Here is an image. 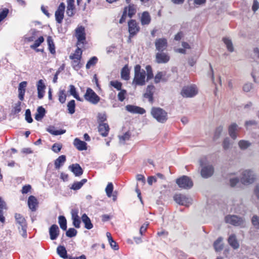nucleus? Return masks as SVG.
Listing matches in <instances>:
<instances>
[{
  "mask_svg": "<svg viewBox=\"0 0 259 259\" xmlns=\"http://www.w3.org/2000/svg\"><path fill=\"white\" fill-rule=\"evenodd\" d=\"M25 119L28 123H31L33 119L31 116V112L29 109H27L25 112Z\"/></svg>",
  "mask_w": 259,
  "mask_h": 259,
  "instance_id": "obj_60",
  "label": "nucleus"
},
{
  "mask_svg": "<svg viewBox=\"0 0 259 259\" xmlns=\"http://www.w3.org/2000/svg\"><path fill=\"white\" fill-rule=\"evenodd\" d=\"M228 242L234 249H237L239 246V243L235 235H231L228 238Z\"/></svg>",
  "mask_w": 259,
  "mask_h": 259,
  "instance_id": "obj_30",
  "label": "nucleus"
},
{
  "mask_svg": "<svg viewBox=\"0 0 259 259\" xmlns=\"http://www.w3.org/2000/svg\"><path fill=\"white\" fill-rule=\"evenodd\" d=\"M69 169L76 177H79L83 174V170L80 166L77 164H73L69 166Z\"/></svg>",
  "mask_w": 259,
  "mask_h": 259,
  "instance_id": "obj_18",
  "label": "nucleus"
},
{
  "mask_svg": "<svg viewBox=\"0 0 259 259\" xmlns=\"http://www.w3.org/2000/svg\"><path fill=\"white\" fill-rule=\"evenodd\" d=\"M72 66L73 69L76 71H78L81 67V65L80 63V60L78 59H72Z\"/></svg>",
  "mask_w": 259,
  "mask_h": 259,
  "instance_id": "obj_48",
  "label": "nucleus"
},
{
  "mask_svg": "<svg viewBox=\"0 0 259 259\" xmlns=\"http://www.w3.org/2000/svg\"><path fill=\"white\" fill-rule=\"evenodd\" d=\"M120 91V92L118 94V99L120 101L122 102L125 99L126 91L125 90L121 89Z\"/></svg>",
  "mask_w": 259,
  "mask_h": 259,
  "instance_id": "obj_58",
  "label": "nucleus"
},
{
  "mask_svg": "<svg viewBox=\"0 0 259 259\" xmlns=\"http://www.w3.org/2000/svg\"><path fill=\"white\" fill-rule=\"evenodd\" d=\"M146 69L147 72V81H148L153 77V72H152V68L150 66L147 65L146 67Z\"/></svg>",
  "mask_w": 259,
  "mask_h": 259,
  "instance_id": "obj_55",
  "label": "nucleus"
},
{
  "mask_svg": "<svg viewBox=\"0 0 259 259\" xmlns=\"http://www.w3.org/2000/svg\"><path fill=\"white\" fill-rule=\"evenodd\" d=\"M87 182V180L86 179H83L81 180L80 182H74L70 187L71 189L73 190H77L80 189L82 186Z\"/></svg>",
  "mask_w": 259,
  "mask_h": 259,
  "instance_id": "obj_33",
  "label": "nucleus"
},
{
  "mask_svg": "<svg viewBox=\"0 0 259 259\" xmlns=\"http://www.w3.org/2000/svg\"><path fill=\"white\" fill-rule=\"evenodd\" d=\"M46 113V110L42 106L39 107L37 109V112L35 115V119L39 121L42 119V118L44 117Z\"/></svg>",
  "mask_w": 259,
  "mask_h": 259,
  "instance_id": "obj_28",
  "label": "nucleus"
},
{
  "mask_svg": "<svg viewBox=\"0 0 259 259\" xmlns=\"http://www.w3.org/2000/svg\"><path fill=\"white\" fill-rule=\"evenodd\" d=\"M251 223L253 226L256 228L259 229V217L256 215H253L251 219Z\"/></svg>",
  "mask_w": 259,
  "mask_h": 259,
  "instance_id": "obj_51",
  "label": "nucleus"
},
{
  "mask_svg": "<svg viewBox=\"0 0 259 259\" xmlns=\"http://www.w3.org/2000/svg\"><path fill=\"white\" fill-rule=\"evenodd\" d=\"M213 168L211 165L203 166L201 174L203 178H207L211 176L213 173Z\"/></svg>",
  "mask_w": 259,
  "mask_h": 259,
  "instance_id": "obj_16",
  "label": "nucleus"
},
{
  "mask_svg": "<svg viewBox=\"0 0 259 259\" xmlns=\"http://www.w3.org/2000/svg\"><path fill=\"white\" fill-rule=\"evenodd\" d=\"M109 131V127L107 123H99L98 126V132L103 137H106Z\"/></svg>",
  "mask_w": 259,
  "mask_h": 259,
  "instance_id": "obj_19",
  "label": "nucleus"
},
{
  "mask_svg": "<svg viewBox=\"0 0 259 259\" xmlns=\"http://www.w3.org/2000/svg\"><path fill=\"white\" fill-rule=\"evenodd\" d=\"M74 5L67 4L66 13L69 17H71L74 15Z\"/></svg>",
  "mask_w": 259,
  "mask_h": 259,
  "instance_id": "obj_52",
  "label": "nucleus"
},
{
  "mask_svg": "<svg viewBox=\"0 0 259 259\" xmlns=\"http://www.w3.org/2000/svg\"><path fill=\"white\" fill-rule=\"evenodd\" d=\"M125 109L127 111L132 113L143 114L146 112V111L144 108L134 105H126L125 106Z\"/></svg>",
  "mask_w": 259,
  "mask_h": 259,
  "instance_id": "obj_15",
  "label": "nucleus"
},
{
  "mask_svg": "<svg viewBox=\"0 0 259 259\" xmlns=\"http://www.w3.org/2000/svg\"><path fill=\"white\" fill-rule=\"evenodd\" d=\"M15 218L17 224L19 225L18 229L19 230L20 233L23 237L26 238L27 225L25 219L22 215L19 213H16L15 215Z\"/></svg>",
  "mask_w": 259,
  "mask_h": 259,
  "instance_id": "obj_3",
  "label": "nucleus"
},
{
  "mask_svg": "<svg viewBox=\"0 0 259 259\" xmlns=\"http://www.w3.org/2000/svg\"><path fill=\"white\" fill-rule=\"evenodd\" d=\"M156 49L158 51L162 52L166 50L167 47V40L165 38H159L155 40Z\"/></svg>",
  "mask_w": 259,
  "mask_h": 259,
  "instance_id": "obj_13",
  "label": "nucleus"
},
{
  "mask_svg": "<svg viewBox=\"0 0 259 259\" xmlns=\"http://www.w3.org/2000/svg\"><path fill=\"white\" fill-rule=\"evenodd\" d=\"M198 89L194 84L183 88L181 94L184 98H192L198 94Z\"/></svg>",
  "mask_w": 259,
  "mask_h": 259,
  "instance_id": "obj_4",
  "label": "nucleus"
},
{
  "mask_svg": "<svg viewBox=\"0 0 259 259\" xmlns=\"http://www.w3.org/2000/svg\"><path fill=\"white\" fill-rule=\"evenodd\" d=\"M58 97L59 102L62 104L64 103L67 97L65 90H60L58 93Z\"/></svg>",
  "mask_w": 259,
  "mask_h": 259,
  "instance_id": "obj_40",
  "label": "nucleus"
},
{
  "mask_svg": "<svg viewBox=\"0 0 259 259\" xmlns=\"http://www.w3.org/2000/svg\"><path fill=\"white\" fill-rule=\"evenodd\" d=\"M62 148V146L60 144L55 143L54 144L52 148V150L55 153H58L60 151Z\"/></svg>",
  "mask_w": 259,
  "mask_h": 259,
  "instance_id": "obj_62",
  "label": "nucleus"
},
{
  "mask_svg": "<svg viewBox=\"0 0 259 259\" xmlns=\"http://www.w3.org/2000/svg\"><path fill=\"white\" fill-rule=\"evenodd\" d=\"M124 8H127V15L130 18H132L136 13V8L134 5H130L128 7Z\"/></svg>",
  "mask_w": 259,
  "mask_h": 259,
  "instance_id": "obj_38",
  "label": "nucleus"
},
{
  "mask_svg": "<svg viewBox=\"0 0 259 259\" xmlns=\"http://www.w3.org/2000/svg\"><path fill=\"white\" fill-rule=\"evenodd\" d=\"M77 231L74 228H69L66 233V235L67 237H73L76 235Z\"/></svg>",
  "mask_w": 259,
  "mask_h": 259,
  "instance_id": "obj_54",
  "label": "nucleus"
},
{
  "mask_svg": "<svg viewBox=\"0 0 259 259\" xmlns=\"http://www.w3.org/2000/svg\"><path fill=\"white\" fill-rule=\"evenodd\" d=\"M111 85L116 89L117 90H121L122 84L117 81H111L110 82Z\"/></svg>",
  "mask_w": 259,
  "mask_h": 259,
  "instance_id": "obj_57",
  "label": "nucleus"
},
{
  "mask_svg": "<svg viewBox=\"0 0 259 259\" xmlns=\"http://www.w3.org/2000/svg\"><path fill=\"white\" fill-rule=\"evenodd\" d=\"M75 102L74 100L69 101L67 104L68 113L72 114L75 112Z\"/></svg>",
  "mask_w": 259,
  "mask_h": 259,
  "instance_id": "obj_43",
  "label": "nucleus"
},
{
  "mask_svg": "<svg viewBox=\"0 0 259 259\" xmlns=\"http://www.w3.org/2000/svg\"><path fill=\"white\" fill-rule=\"evenodd\" d=\"M75 36L77 39L76 46L83 45L85 41V33L84 28L81 26L75 29Z\"/></svg>",
  "mask_w": 259,
  "mask_h": 259,
  "instance_id": "obj_10",
  "label": "nucleus"
},
{
  "mask_svg": "<svg viewBox=\"0 0 259 259\" xmlns=\"http://www.w3.org/2000/svg\"><path fill=\"white\" fill-rule=\"evenodd\" d=\"M225 221L235 226H241L243 225L244 219L236 215H228L225 217Z\"/></svg>",
  "mask_w": 259,
  "mask_h": 259,
  "instance_id": "obj_9",
  "label": "nucleus"
},
{
  "mask_svg": "<svg viewBox=\"0 0 259 259\" xmlns=\"http://www.w3.org/2000/svg\"><path fill=\"white\" fill-rule=\"evenodd\" d=\"M85 100L92 104H97L100 100V97L91 88H88L84 95Z\"/></svg>",
  "mask_w": 259,
  "mask_h": 259,
  "instance_id": "obj_5",
  "label": "nucleus"
},
{
  "mask_svg": "<svg viewBox=\"0 0 259 259\" xmlns=\"http://www.w3.org/2000/svg\"><path fill=\"white\" fill-rule=\"evenodd\" d=\"M65 8V5L64 3H62L60 4L57 10L55 12L56 20L59 23H61L64 18Z\"/></svg>",
  "mask_w": 259,
  "mask_h": 259,
  "instance_id": "obj_12",
  "label": "nucleus"
},
{
  "mask_svg": "<svg viewBox=\"0 0 259 259\" xmlns=\"http://www.w3.org/2000/svg\"><path fill=\"white\" fill-rule=\"evenodd\" d=\"M47 131L55 136L62 135L66 132V131L64 130H56L54 127L48 128Z\"/></svg>",
  "mask_w": 259,
  "mask_h": 259,
  "instance_id": "obj_42",
  "label": "nucleus"
},
{
  "mask_svg": "<svg viewBox=\"0 0 259 259\" xmlns=\"http://www.w3.org/2000/svg\"><path fill=\"white\" fill-rule=\"evenodd\" d=\"M154 87L153 85H148L146 89V92L144 95V97L148 98L149 101L151 102L153 100V91Z\"/></svg>",
  "mask_w": 259,
  "mask_h": 259,
  "instance_id": "obj_25",
  "label": "nucleus"
},
{
  "mask_svg": "<svg viewBox=\"0 0 259 259\" xmlns=\"http://www.w3.org/2000/svg\"><path fill=\"white\" fill-rule=\"evenodd\" d=\"M98 58L94 56L92 57L87 62L85 67L87 69H89L91 67L95 66V65L97 63Z\"/></svg>",
  "mask_w": 259,
  "mask_h": 259,
  "instance_id": "obj_39",
  "label": "nucleus"
},
{
  "mask_svg": "<svg viewBox=\"0 0 259 259\" xmlns=\"http://www.w3.org/2000/svg\"><path fill=\"white\" fill-rule=\"evenodd\" d=\"M239 128L237 124L232 123L229 127V134L230 137L234 140L236 139L237 135L236 132L238 130Z\"/></svg>",
  "mask_w": 259,
  "mask_h": 259,
  "instance_id": "obj_24",
  "label": "nucleus"
},
{
  "mask_svg": "<svg viewBox=\"0 0 259 259\" xmlns=\"http://www.w3.org/2000/svg\"><path fill=\"white\" fill-rule=\"evenodd\" d=\"M223 41L226 45L228 50L231 52H232L234 51V48L231 40L228 38H224Z\"/></svg>",
  "mask_w": 259,
  "mask_h": 259,
  "instance_id": "obj_46",
  "label": "nucleus"
},
{
  "mask_svg": "<svg viewBox=\"0 0 259 259\" xmlns=\"http://www.w3.org/2000/svg\"><path fill=\"white\" fill-rule=\"evenodd\" d=\"M146 83V72L144 69H141L140 65H136L134 68V78L132 84L135 87L142 86Z\"/></svg>",
  "mask_w": 259,
  "mask_h": 259,
  "instance_id": "obj_1",
  "label": "nucleus"
},
{
  "mask_svg": "<svg viewBox=\"0 0 259 259\" xmlns=\"http://www.w3.org/2000/svg\"><path fill=\"white\" fill-rule=\"evenodd\" d=\"M47 42L49 46V49L51 53L55 54L56 53L55 47L53 40L51 36H48L47 38Z\"/></svg>",
  "mask_w": 259,
  "mask_h": 259,
  "instance_id": "obj_37",
  "label": "nucleus"
},
{
  "mask_svg": "<svg viewBox=\"0 0 259 259\" xmlns=\"http://www.w3.org/2000/svg\"><path fill=\"white\" fill-rule=\"evenodd\" d=\"M156 60L158 63H165L169 60V56L164 53H158L156 55Z\"/></svg>",
  "mask_w": 259,
  "mask_h": 259,
  "instance_id": "obj_21",
  "label": "nucleus"
},
{
  "mask_svg": "<svg viewBox=\"0 0 259 259\" xmlns=\"http://www.w3.org/2000/svg\"><path fill=\"white\" fill-rule=\"evenodd\" d=\"M127 17V8H124L122 15L121 17L120 18L119 23L120 24H122L125 21Z\"/></svg>",
  "mask_w": 259,
  "mask_h": 259,
  "instance_id": "obj_61",
  "label": "nucleus"
},
{
  "mask_svg": "<svg viewBox=\"0 0 259 259\" xmlns=\"http://www.w3.org/2000/svg\"><path fill=\"white\" fill-rule=\"evenodd\" d=\"M58 219L60 228L64 231L66 230L67 229V221L65 218L61 215L59 217Z\"/></svg>",
  "mask_w": 259,
  "mask_h": 259,
  "instance_id": "obj_44",
  "label": "nucleus"
},
{
  "mask_svg": "<svg viewBox=\"0 0 259 259\" xmlns=\"http://www.w3.org/2000/svg\"><path fill=\"white\" fill-rule=\"evenodd\" d=\"M230 140L228 138H226L224 139L223 142V147L224 149L226 150L230 148Z\"/></svg>",
  "mask_w": 259,
  "mask_h": 259,
  "instance_id": "obj_63",
  "label": "nucleus"
},
{
  "mask_svg": "<svg viewBox=\"0 0 259 259\" xmlns=\"http://www.w3.org/2000/svg\"><path fill=\"white\" fill-rule=\"evenodd\" d=\"M223 238L219 237L213 244V246L215 250L217 251H220L223 249V244L222 243Z\"/></svg>",
  "mask_w": 259,
  "mask_h": 259,
  "instance_id": "obj_41",
  "label": "nucleus"
},
{
  "mask_svg": "<svg viewBox=\"0 0 259 259\" xmlns=\"http://www.w3.org/2000/svg\"><path fill=\"white\" fill-rule=\"evenodd\" d=\"M66 161V156L61 155L55 161V167L56 169H59L63 164Z\"/></svg>",
  "mask_w": 259,
  "mask_h": 259,
  "instance_id": "obj_32",
  "label": "nucleus"
},
{
  "mask_svg": "<svg viewBox=\"0 0 259 259\" xmlns=\"http://www.w3.org/2000/svg\"><path fill=\"white\" fill-rule=\"evenodd\" d=\"M37 32V31L35 29H31L25 37V39L29 42L33 41L35 38Z\"/></svg>",
  "mask_w": 259,
  "mask_h": 259,
  "instance_id": "obj_31",
  "label": "nucleus"
},
{
  "mask_svg": "<svg viewBox=\"0 0 259 259\" xmlns=\"http://www.w3.org/2000/svg\"><path fill=\"white\" fill-rule=\"evenodd\" d=\"M81 220L84 224V227L88 229H91L93 227V225L91 223L90 219L87 216L86 214H83L81 217Z\"/></svg>",
  "mask_w": 259,
  "mask_h": 259,
  "instance_id": "obj_27",
  "label": "nucleus"
},
{
  "mask_svg": "<svg viewBox=\"0 0 259 259\" xmlns=\"http://www.w3.org/2000/svg\"><path fill=\"white\" fill-rule=\"evenodd\" d=\"M80 46H77V49H76L75 53L74 54H71L69 58L70 59H78L81 60V55H82V51L81 49L79 48Z\"/></svg>",
  "mask_w": 259,
  "mask_h": 259,
  "instance_id": "obj_34",
  "label": "nucleus"
},
{
  "mask_svg": "<svg viewBox=\"0 0 259 259\" xmlns=\"http://www.w3.org/2000/svg\"><path fill=\"white\" fill-rule=\"evenodd\" d=\"M71 213L74 226L76 228H79L80 227V221L78 215V209H73Z\"/></svg>",
  "mask_w": 259,
  "mask_h": 259,
  "instance_id": "obj_17",
  "label": "nucleus"
},
{
  "mask_svg": "<svg viewBox=\"0 0 259 259\" xmlns=\"http://www.w3.org/2000/svg\"><path fill=\"white\" fill-rule=\"evenodd\" d=\"M128 26L130 37L135 35L140 30L139 25L135 20L132 19L128 21Z\"/></svg>",
  "mask_w": 259,
  "mask_h": 259,
  "instance_id": "obj_11",
  "label": "nucleus"
},
{
  "mask_svg": "<svg viewBox=\"0 0 259 259\" xmlns=\"http://www.w3.org/2000/svg\"><path fill=\"white\" fill-rule=\"evenodd\" d=\"M176 183L180 188L185 189H188L193 186L192 180L187 176H183L177 179Z\"/></svg>",
  "mask_w": 259,
  "mask_h": 259,
  "instance_id": "obj_8",
  "label": "nucleus"
},
{
  "mask_svg": "<svg viewBox=\"0 0 259 259\" xmlns=\"http://www.w3.org/2000/svg\"><path fill=\"white\" fill-rule=\"evenodd\" d=\"M9 12L8 9L5 8L0 12V23L7 17Z\"/></svg>",
  "mask_w": 259,
  "mask_h": 259,
  "instance_id": "obj_53",
  "label": "nucleus"
},
{
  "mask_svg": "<svg viewBox=\"0 0 259 259\" xmlns=\"http://www.w3.org/2000/svg\"><path fill=\"white\" fill-rule=\"evenodd\" d=\"M163 75V73L162 72H158L155 76L154 81L155 83H158L162 79V77Z\"/></svg>",
  "mask_w": 259,
  "mask_h": 259,
  "instance_id": "obj_64",
  "label": "nucleus"
},
{
  "mask_svg": "<svg viewBox=\"0 0 259 259\" xmlns=\"http://www.w3.org/2000/svg\"><path fill=\"white\" fill-rule=\"evenodd\" d=\"M69 93L77 100L79 101H82L83 100L79 97L78 94L76 92V88L73 85H69Z\"/></svg>",
  "mask_w": 259,
  "mask_h": 259,
  "instance_id": "obj_35",
  "label": "nucleus"
},
{
  "mask_svg": "<svg viewBox=\"0 0 259 259\" xmlns=\"http://www.w3.org/2000/svg\"><path fill=\"white\" fill-rule=\"evenodd\" d=\"M74 146L79 151L85 150L87 149V144L78 138H75L73 142Z\"/></svg>",
  "mask_w": 259,
  "mask_h": 259,
  "instance_id": "obj_22",
  "label": "nucleus"
},
{
  "mask_svg": "<svg viewBox=\"0 0 259 259\" xmlns=\"http://www.w3.org/2000/svg\"><path fill=\"white\" fill-rule=\"evenodd\" d=\"M50 239L52 240L57 239L59 234V229L57 225H53L49 229Z\"/></svg>",
  "mask_w": 259,
  "mask_h": 259,
  "instance_id": "obj_20",
  "label": "nucleus"
},
{
  "mask_svg": "<svg viewBox=\"0 0 259 259\" xmlns=\"http://www.w3.org/2000/svg\"><path fill=\"white\" fill-rule=\"evenodd\" d=\"M113 190V186L111 183H109L106 186L105 189V191L107 194V196L108 197H111L112 196V193Z\"/></svg>",
  "mask_w": 259,
  "mask_h": 259,
  "instance_id": "obj_50",
  "label": "nucleus"
},
{
  "mask_svg": "<svg viewBox=\"0 0 259 259\" xmlns=\"http://www.w3.org/2000/svg\"><path fill=\"white\" fill-rule=\"evenodd\" d=\"M36 86L38 98L41 99L45 95V90L46 89L44 81L42 79L39 80L37 82Z\"/></svg>",
  "mask_w": 259,
  "mask_h": 259,
  "instance_id": "obj_14",
  "label": "nucleus"
},
{
  "mask_svg": "<svg viewBox=\"0 0 259 259\" xmlns=\"http://www.w3.org/2000/svg\"><path fill=\"white\" fill-rule=\"evenodd\" d=\"M223 131V128L222 126H219L216 129V130L215 131L214 135V139L215 140H217L220 137Z\"/></svg>",
  "mask_w": 259,
  "mask_h": 259,
  "instance_id": "obj_59",
  "label": "nucleus"
},
{
  "mask_svg": "<svg viewBox=\"0 0 259 259\" xmlns=\"http://www.w3.org/2000/svg\"><path fill=\"white\" fill-rule=\"evenodd\" d=\"M21 102H18L15 104V106L12 110V112L14 114H17L21 111Z\"/></svg>",
  "mask_w": 259,
  "mask_h": 259,
  "instance_id": "obj_56",
  "label": "nucleus"
},
{
  "mask_svg": "<svg viewBox=\"0 0 259 259\" xmlns=\"http://www.w3.org/2000/svg\"><path fill=\"white\" fill-rule=\"evenodd\" d=\"M255 179V177L253 172L247 169L243 171L240 180L244 185H249L252 183Z\"/></svg>",
  "mask_w": 259,
  "mask_h": 259,
  "instance_id": "obj_6",
  "label": "nucleus"
},
{
  "mask_svg": "<svg viewBox=\"0 0 259 259\" xmlns=\"http://www.w3.org/2000/svg\"><path fill=\"white\" fill-rule=\"evenodd\" d=\"M131 135L128 132L125 133L122 136H119V142L121 144H124L125 142L130 140Z\"/></svg>",
  "mask_w": 259,
  "mask_h": 259,
  "instance_id": "obj_49",
  "label": "nucleus"
},
{
  "mask_svg": "<svg viewBox=\"0 0 259 259\" xmlns=\"http://www.w3.org/2000/svg\"><path fill=\"white\" fill-rule=\"evenodd\" d=\"M57 251L60 257L64 259L67 258V251L63 246H59L57 247Z\"/></svg>",
  "mask_w": 259,
  "mask_h": 259,
  "instance_id": "obj_36",
  "label": "nucleus"
},
{
  "mask_svg": "<svg viewBox=\"0 0 259 259\" xmlns=\"http://www.w3.org/2000/svg\"><path fill=\"white\" fill-rule=\"evenodd\" d=\"M121 77L122 79L125 80H128L130 79V70L127 65H125L121 71Z\"/></svg>",
  "mask_w": 259,
  "mask_h": 259,
  "instance_id": "obj_29",
  "label": "nucleus"
},
{
  "mask_svg": "<svg viewBox=\"0 0 259 259\" xmlns=\"http://www.w3.org/2000/svg\"><path fill=\"white\" fill-rule=\"evenodd\" d=\"M151 114L159 122L164 123L167 119V113L159 107H153L151 110Z\"/></svg>",
  "mask_w": 259,
  "mask_h": 259,
  "instance_id": "obj_2",
  "label": "nucleus"
},
{
  "mask_svg": "<svg viewBox=\"0 0 259 259\" xmlns=\"http://www.w3.org/2000/svg\"><path fill=\"white\" fill-rule=\"evenodd\" d=\"M251 144L248 141L246 140H240L238 142V146L239 148L242 150L246 149L247 148L251 146Z\"/></svg>",
  "mask_w": 259,
  "mask_h": 259,
  "instance_id": "obj_45",
  "label": "nucleus"
},
{
  "mask_svg": "<svg viewBox=\"0 0 259 259\" xmlns=\"http://www.w3.org/2000/svg\"><path fill=\"white\" fill-rule=\"evenodd\" d=\"M37 200L34 196L31 195L28 197V205L32 211H35L36 207L37 206Z\"/></svg>",
  "mask_w": 259,
  "mask_h": 259,
  "instance_id": "obj_23",
  "label": "nucleus"
},
{
  "mask_svg": "<svg viewBox=\"0 0 259 259\" xmlns=\"http://www.w3.org/2000/svg\"><path fill=\"white\" fill-rule=\"evenodd\" d=\"M174 199L178 204L185 206H189L192 202V200L190 197L182 194H175Z\"/></svg>",
  "mask_w": 259,
  "mask_h": 259,
  "instance_id": "obj_7",
  "label": "nucleus"
},
{
  "mask_svg": "<svg viewBox=\"0 0 259 259\" xmlns=\"http://www.w3.org/2000/svg\"><path fill=\"white\" fill-rule=\"evenodd\" d=\"M151 22V17L148 12H144L142 14L141 17V22L142 25H148Z\"/></svg>",
  "mask_w": 259,
  "mask_h": 259,
  "instance_id": "obj_26",
  "label": "nucleus"
},
{
  "mask_svg": "<svg viewBox=\"0 0 259 259\" xmlns=\"http://www.w3.org/2000/svg\"><path fill=\"white\" fill-rule=\"evenodd\" d=\"M44 41L43 36H40L37 39L35 40L34 43L30 46V48L32 49H36L38 47L40 44Z\"/></svg>",
  "mask_w": 259,
  "mask_h": 259,
  "instance_id": "obj_47",
  "label": "nucleus"
}]
</instances>
